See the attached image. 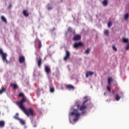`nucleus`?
Here are the masks:
<instances>
[{
    "label": "nucleus",
    "instance_id": "obj_41",
    "mask_svg": "<svg viewBox=\"0 0 129 129\" xmlns=\"http://www.w3.org/2000/svg\"><path fill=\"white\" fill-rule=\"evenodd\" d=\"M0 115H1V111H0Z\"/></svg>",
    "mask_w": 129,
    "mask_h": 129
},
{
    "label": "nucleus",
    "instance_id": "obj_20",
    "mask_svg": "<svg viewBox=\"0 0 129 129\" xmlns=\"http://www.w3.org/2000/svg\"><path fill=\"white\" fill-rule=\"evenodd\" d=\"M90 51H91V49L88 48L86 50H85V53H86V54H89V53H90Z\"/></svg>",
    "mask_w": 129,
    "mask_h": 129
},
{
    "label": "nucleus",
    "instance_id": "obj_14",
    "mask_svg": "<svg viewBox=\"0 0 129 129\" xmlns=\"http://www.w3.org/2000/svg\"><path fill=\"white\" fill-rule=\"evenodd\" d=\"M1 20H2V22H4V23H5V24H7L8 23V22L7 21V19H6V17L4 16H2L1 17Z\"/></svg>",
    "mask_w": 129,
    "mask_h": 129
},
{
    "label": "nucleus",
    "instance_id": "obj_9",
    "mask_svg": "<svg viewBox=\"0 0 129 129\" xmlns=\"http://www.w3.org/2000/svg\"><path fill=\"white\" fill-rule=\"evenodd\" d=\"M26 60V58H25V56H19V63H24Z\"/></svg>",
    "mask_w": 129,
    "mask_h": 129
},
{
    "label": "nucleus",
    "instance_id": "obj_28",
    "mask_svg": "<svg viewBox=\"0 0 129 129\" xmlns=\"http://www.w3.org/2000/svg\"><path fill=\"white\" fill-rule=\"evenodd\" d=\"M55 91V89L54 88H50V92H51V93H53Z\"/></svg>",
    "mask_w": 129,
    "mask_h": 129
},
{
    "label": "nucleus",
    "instance_id": "obj_6",
    "mask_svg": "<svg viewBox=\"0 0 129 129\" xmlns=\"http://www.w3.org/2000/svg\"><path fill=\"white\" fill-rule=\"evenodd\" d=\"M36 60L39 68H41V65H42V58H41V56H39L36 58Z\"/></svg>",
    "mask_w": 129,
    "mask_h": 129
},
{
    "label": "nucleus",
    "instance_id": "obj_36",
    "mask_svg": "<svg viewBox=\"0 0 129 129\" xmlns=\"http://www.w3.org/2000/svg\"><path fill=\"white\" fill-rule=\"evenodd\" d=\"M52 7H48V10H49V11H51V10H52Z\"/></svg>",
    "mask_w": 129,
    "mask_h": 129
},
{
    "label": "nucleus",
    "instance_id": "obj_17",
    "mask_svg": "<svg viewBox=\"0 0 129 129\" xmlns=\"http://www.w3.org/2000/svg\"><path fill=\"white\" fill-rule=\"evenodd\" d=\"M122 41L123 42V43H128V38H126L125 37H123Z\"/></svg>",
    "mask_w": 129,
    "mask_h": 129
},
{
    "label": "nucleus",
    "instance_id": "obj_34",
    "mask_svg": "<svg viewBox=\"0 0 129 129\" xmlns=\"http://www.w3.org/2000/svg\"><path fill=\"white\" fill-rule=\"evenodd\" d=\"M107 90L109 92H110L111 91V89H110V87H109V86H107Z\"/></svg>",
    "mask_w": 129,
    "mask_h": 129
},
{
    "label": "nucleus",
    "instance_id": "obj_13",
    "mask_svg": "<svg viewBox=\"0 0 129 129\" xmlns=\"http://www.w3.org/2000/svg\"><path fill=\"white\" fill-rule=\"evenodd\" d=\"M66 88L68 89H74V86H73L72 85H67Z\"/></svg>",
    "mask_w": 129,
    "mask_h": 129
},
{
    "label": "nucleus",
    "instance_id": "obj_37",
    "mask_svg": "<svg viewBox=\"0 0 129 129\" xmlns=\"http://www.w3.org/2000/svg\"><path fill=\"white\" fill-rule=\"evenodd\" d=\"M115 92H116V91L115 90H112V94H114V93H115Z\"/></svg>",
    "mask_w": 129,
    "mask_h": 129
},
{
    "label": "nucleus",
    "instance_id": "obj_11",
    "mask_svg": "<svg viewBox=\"0 0 129 129\" xmlns=\"http://www.w3.org/2000/svg\"><path fill=\"white\" fill-rule=\"evenodd\" d=\"M23 15L24 16V17H29V16H30V14L29 13H28V11H27L26 10H23Z\"/></svg>",
    "mask_w": 129,
    "mask_h": 129
},
{
    "label": "nucleus",
    "instance_id": "obj_38",
    "mask_svg": "<svg viewBox=\"0 0 129 129\" xmlns=\"http://www.w3.org/2000/svg\"><path fill=\"white\" fill-rule=\"evenodd\" d=\"M104 95L105 96L106 95V92L104 93Z\"/></svg>",
    "mask_w": 129,
    "mask_h": 129
},
{
    "label": "nucleus",
    "instance_id": "obj_3",
    "mask_svg": "<svg viewBox=\"0 0 129 129\" xmlns=\"http://www.w3.org/2000/svg\"><path fill=\"white\" fill-rule=\"evenodd\" d=\"M72 116H75V118L73 119L74 121H77L79 119V116H80V113L77 112V110H75L74 112H72L70 113Z\"/></svg>",
    "mask_w": 129,
    "mask_h": 129
},
{
    "label": "nucleus",
    "instance_id": "obj_18",
    "mask_svg": "<svg viewBox=\"0 0 129 129\" xmlns=\"http://www.w3.org/2000/svg\"><path fill=\"white\" fill-rule=\"evenodd\" d=\"M38 49H41V48L42 47V42L40 40H38Z\"/></svg>",
    "mask_w": 129,
    "mask_h": 129
},
{
    "label": "nucleus",
    "instance_id": "obj_39",
    "mask_svg": "<svg viewBox=\"0 0 129 129\" xmlns=\"http://www.w3.org/2000/svg\"><path fill=\"white\" fill-rule=\"evenodd\" d=\"M84 113H85V112H82V114H84Z\"/></svg>",
    "mask_w": 129,
    "mask_h": 129
},
{
    "label": "nucleus",
    "instance_id": "obj_23",
    "mask_svg": "<svg viewBox=\"0 0 129 129\" xmlns=\"http://www.w3.org/2000/svg\"><path fill=\"white\" fill-rule=\"evenodd\" d=\"M14 118L15 119H17V120H20L21 118H20V117H19V113H17L16 115L14 116Z\"/></svg>",
    "mask_w": 129,
    "mask_h": 129
},
{
    "label": "nucleus",
    "instance_id": "obj_15",
    "mask_svg": "<svg viewBox=\"0 0 129 129\" xmlns=\"http://www.w3.org/2000/svg\"><path fill=\"white\" fill-rule=\"evenodd\" d=\"M5 124H6L5 121L4 120L0 121V127H4V126H5Z\"/></svg>",
    "mask_w": 129,
    "mask_h": 129
},
{
    "label": "nucleus",
    "instance_id": "obj_2",
    "mask_svg": "<svg viewBox=\"0 0 129 129\" xmlns=\"http://www.w3.org/2000/svg\"><path fill=\"white\" fill-rule=\"evenodd\" d=\"M0 54L1 55V57H2L3 61L6 62L7 64H9V62L8 61V59H7L8 54H7V53H4L3 49H0Z\"/></svg>",
    "mask_w": 129,
    "mask_h": 129
},
{
    "label": "nucleus",
    "instance_id": "obj_35",
    "mask_svg": "<svg viewBox=\"0 0 129 129\" xmlns=\"http://www.w3.org/2000/svg\"><path fill=\"white\" fill-rule=\"evenodd\" d=\"M12 4H10L8 6V9H12Z\"/></svg>",
    "mask_w": 129,
    "mask_h": 129
},
{
    "label": "nucleus",
    "instance_id": "obj_12",
    "mask_svg": "<svg viewBox=\"0 0 129 129\" xmlns=\"http://www.w3.org/2000/svg\"><path fill=\"white\" fill-rule=\"evenodd\" d=\"M10 86L13 87L14 89H17L18 88V85H17V84L11 83Z\"/></svg>",
    "mask_w": 129,
    "mask_h": 129
},
{
    "label": "nucleus",
    "instance_id": "obj_22",
    "mask_svg": "<svg viewBox=\"0 0 129 129\" xmlns=\"http://www.w3.org/2000/svg\"><path fill=\"white\" fill-rule=\"evenodd\" d=\"M6 90H7L6 88H2V89L0 90V94H3L4 92H6Z\"/></svg>",
    "mask_w": 129,
    "mask_h": 129
},
{
    "label": "nucleus",
    "instance_id": "obj_27",
    "mask_svg": "<svg viewBox=\"0 0 129 129\" xmlns=\"http://www.w3.org/2000/svg\"><path fill=\"white\" fill-rule=\"evenodd\" d=\"M69 58H70V56H68L67 55H66L64 57V58H63V60L64 61H67V60H68V59H69Z\"/></svg>",
    "mask_w": 129,
    "mask_h": 129
},
{
    "label": "nucleus",
    "instance_id": "obj_26",
    "mask_svg": "<svg viewBox=\"0 0 129 129\" xmlns=\"http://www.w3.org/2000/svg\"><path fill=\"white\" fill-rule=\"evenodd\" d=\"M66 56H68L69 57H70V52H69V51L66 50Z\"/></svg>",
    "mask_w": 129,
    "mask_h": 129
},
{
    "label": "nucleus",
    "instance_id": "obj_40",
    "mask_svg": "<svg viewBox=\"0 0 129 129\" xmlns=\"http://www.w3.org/2000/svg\"><path fill=\"white\" fill-rule=\"evenodd\" d=\"M78 107H79V105H78Z\"/></svg>",
    "mask_w": 129,
    "mask_h": 129
},
{
    "label": "nucleus",
    "instance_id": "obj_30",
    "mask_svg": "<svg viewBox=\"0 0 129 129\" xmlns=\"http://www.w3.org/2000/svg\"><path fill=\"white\" fill-rule=\"evenodd\" d=\"M112 49L114 51H115V52H116V51H117V48H116V47H115V45L112 46Z\"/></svg>",
    "mask_w": 129,
    "mask_h": 129
},
{
    "label": "nucleus",
    "instance_id": "obj_31",
    "mask_svg": "<svg viewBox=\"0 0 129 129\" xmlns=\"http://www.w3.org/2000/svg\"><path fill=\"white\" fill-rule=\"evenodd\" d=\"M111 26H112V23H111V22H109L108 23V27L110 28V27H111Z\"/></svg>",
    "mask_w": 129,
    "mask_h": 129
},
{
    "label": "nucleus",
    "instance_id": "obj_33",
    "mask_svg": "<svg viewBox=\"0 0 129 129\" xmlns=\"http://www.w3.org/2000/svg\"><path fill=\"white\" fill-rule=\"evenodd\" d=\"M68 32H70L71 33L72 32V28L69 27L68 29Z\"/></svg>",
    "mask_w": 129,
    "mask_h": 129
},
{
    "label": "nucleus",
    "instance_id": "obj_4",
    "mask_svg": "<svg viewBox=\"0 0 129 129\" xmlns=\"http://www.w3.org/2000/svg\"><path fill=\"white\" fill-rule=\"evenodd\" d=\"M84 99H85V100L83 102L82 105L80 106V110H81V111H83V110H85V109H86L87 108V106L85 105V103L88 101V97H84Z\"/></svg>",
    "mask_w": 129,
    "mask_h": 129
},
{
    "label": "nucleus",
    "instance_id": "obj_10",
    "mask_svg": "<svg viewBox=\"0 0 129 129\" xmlns=\"http://www.w3.org/2000/svg\"><path fill=\"white\" fill-rule=\"evenodd\" d=\"M93 74H94V73L93 72L88 71L86 72V78H88L89 76H92Z\"/></svg>",
    "mask_w": 129,
    "mask_h": 129
},
{
    "label": "nucleus",
    "instance_id": "obj_29",
    "mask_svg": "<svg viewBox=\"0 0 129 129\" xmlns=\"http://www.w3.org/2000/svg\"><path fill=\"white\" fill-rule=\"evenodd\" d=\"M128 14H126L124 16V19L125 20V21H126V20H127V19H128Z\"/></svg>",
    "mask_w": 129,
    "mask_h": 129
},
{
    "label": "nucleus",
    "instance_id": "obj_7",
    "mask_svg": "<svg viewBox=\"0 0 129 129\" xmlns=\"http://www.w3.org/2000/svg\"><path fill=\"white\" fill-rule=\"evenodd\" d=\"M81 39V35L78 34L74 36L73 40L74 41H79Z\"/></svg>",
    "mask_w": 129,
    "mask_h": 129
},
{
    "label": "nucleus",
    "instance_id": "obj_32",
    "mask_svg": "<svg viewBox=\"0 0 129 129\" xmlns=\"http://www.w3.org/2000/svg\"><path fill=\"white\" fill-rule=\"evenodd\" d=\"M19 97H24V94H23L22 93H20L19 95H18Z\"/></svg>",
    "mask_w": 129,
    "mask_h": 129
},
{
    "label": "nucleus",
    "instance_id": "obj_24",
    "mask_svg": "<svg viewBox=\"0 0 129 129\" xmlns=\"http://www.w3.org/2000/svg\"><path fill=\"white\" fill-rule=\"evenodd\" d=\"M104 34L106 35V36H108L109 35V31H108V30H105L104 31Z\"/></svg>",
    "mask_w": 129,
    "mask_h": 129
},
{
    "label": "nucleus",
    "instance_id": "obj_1",
    "mask_svg": "<svg viewBox=\"0 0 129 129\" xmlns=\"http://www.w3.org/2000/svg\"><path fill=\"white\" fill-rule=\"evenodd\" d=\"M27 101V100L25 97H24L20 101L16 102V104L18 106H19V108L21 109L22 111L26 114L27 116H35L36 115V113H35V111L32 108H29L27 109L26 107L24 105V103Z\"/></svg>",
    "mask_w": 129,
    "mask_h": 129
},
{
    "label": "nucleus",
    "instance_id": "obj_5",
    "mask_svg": "<svg viewBox=\"0 0 129 129\" xmlns=\"http://www.w3.org/2000/svg\"><path fill=\"white\" fill-rule=\"evenodd\" d=\"M83 46H84V44L82 42L75 43L74 45V47L76 48H79V47H83Z\"/></svg>",
    "mask_w": 129,
    "mask_h": 129
},
{
    "label": "nucleus",
    "instance_id": "obj_25",
    "mask_svg": "<svg viewBox=\"0 0 129 129\" xmlns=\"http://www.w3.org/2000/svg\"><path fill=\"white\" fill-rule=\"evenodd\" d=\"M115 99L117 101H118V100L120 99V97L119 96V95H118V94L116 95Z\"/></svg>",
    "mask_w": 129,
    "mask_h": 129
},
{
    "label": "nucleus",
    "instance_id": "obj_8",
    "mask_svg": "<svg viewBox=\"0 0 129 129\" xmlns=\"http://www.w3.org/2000/svg\"><path fill=\"white\" fill-rule=\"evenodd\" d=\"M45 71L47 75L51 73V69L48 66L45 67Z\"/></svg>",
    "mask_w": 129,
    "mask_h": 129
},
{
    "label": "nucleus",
    "instance_id": "obj_16",
    "mask_svg": "<svg viewBox=\"0 0 129 129\" xmlns=\"http://www.w3.org/2000/svg\"><path fill=\"white\" fill-rule=\"evenodd\" d=\"M102 5H103L104 7L107 6V5H108V1H107V0H104V1L102 2Z\"/></svg>",
    "mask_w": 129,
    "mask_h": 129
},
{
    "label": "nucleus",
    "instance_id": "obj_21",
    "mask_svg": "<svg viewBox=\"0 0 129 129\" xmlns=\"http://www.w3.org/2000/svg\"><path fill=\"white\" fill-rule=\"evenodd\" d=\"M111 82H112V78H108V84L110 85L111 84Z\"/></svg>",
    "mask_w": 129,
    "mask_h": 129
},
{
    "label": "nucleus",
    "instance_id": "obj_19",
    "mask_svg": "<svg viewBox=\"0 0 129 129\" xmlns=\"http://www.w3.org/2000/svg\"><path fill=\"white\" fill-rule=\"evenodd\" d=\"M19 120L20 123H21L23 125L26 124V122L25 121V120H24L21 118Z\"/></svg>",
    "mask_w": 129,
    "mask_h": 129
}]
</instances>
